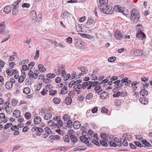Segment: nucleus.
<instances>
[{
  "label": "nucleus",
  "mask_w": 152,
  "mask_h": 152,
  "mask_svg": "<svg viewBox=\"0 0 152 152\" xmlns=\"http://www.w3.org/2000/svg\"><path fill=\"white\" fill-rule=\"evenodd\" d=\"M28 75L29 76V77L30 78H32L34 79V75L33 72L31 70H30L28 72Z\"/></svg>",
  "instance_id": "56"
},
{
  "label": "nucleus",
  "mask_w": 152,
  "mask_h": 152,
  "mask_svg": "<svg viewBox=\"0 0 152 152\" xmlns=\"http://www.w3.org/2000/svg\"><path fill=\"white\" fill-rule=\"evenodd\" d=\"M21 112L18 110H15L13 113V116L16 118H18L20 116Z\"/></svg>",
  "instance_id": "14"
},
{
  "label": "nucleus",
  "mask_w": 152,
  "mask_h": 152,
  "mask_svg": "<svg viewBox=\"0 0 152 152\" xmlns=\"http://www.w3.org/2000/svg\"><path fill=\"white\" fill-rule=\"evenodd\" d=\"M136 37L141 40H143L144 38H146L145 34L143 32L140 33H137L136 34Z\"/></svg>",
  "instance_id": "11"
},
{
  "label": "nucleus",
  "mask_w": 152,
  "mask_h": 152,
  "mask_svg": "<svg viewBox=\"0 0 152 152\" xmlns=\"http://www.w3.org/2000/svg\"><path fill=\"white\" fill-rule=\"evenodd\" d=\"M67 126L70 128H71L72 126V122L71 120L67 121Z\"/></svg>",
  "instance_id": "49"
},
{
  "label": "nucleus",
  "mask_w": 152,
  "mask_h": 152,
  "mask_svg": "<svg viewBox=\"0 0 152 152\" xmlns=\"http://www.w3.org/2000/svg\"><path fill=\"white\" fill-rule=\"evenodd\" d=\"M128 79L129 78L128 77H125L124 78L122 79L121 81V82L119 83V88H121L124 85V83H125V82H126V81H127Z\"/></svg>",
  "instance_id": "15"
},
{
  "label": "nucleus",
  "mask_w": 152,
  "mask_h": 152,
  "mask_svg": "<svg viewBox=\"0 0 152 152\" xmlns=\"http://www.w3.org/2000/svg\"><path fill=\"white\" fill-rule=\"evenodd\" d=\"M30 4L28 3H24L22 5V7L28 8L30 7Z\"/></svg>",
  "instance_id": "64"
},
{
  "label": "nucleus",
  "mask_w": 152,
  "mask_h": 152,
  "mask_svg": "<svg viewBox=\"0 0 152 152\" xmlns=\"http://www.w3.org/2000/svg\"><path fill=\"white\" fill-rule=\"evenodd\" d=\"M91 137H88L87 138L86 136H81L80 137V140L83 142H86V144L87 145H90L91 144H89L90 143L89 141L87 142L88 140V139H90L91 138Z\"/></svg>",
  "instance_id": "9"
},
{
  "label": "nucleus",
  "mask_w": 152,
  "mask_h": 152,
  "mask_svg": "<svg viewBox=\"0 0 152 152\" xmlns=\"http://www.w3.org/2000/svg\"><path fill=\"white\" fill-rule=\"evenodd\" d=\"M114 36L117 39H121L124 37V35L118 30H115V32H114Z\"/></svg>",
  "instance_id": "5"
},
{
  "label": "nucleus",
  "mask_w": 152,
  "mask_h": 152,
  "mask_svg": "<svg viewBox=\"0 0 152 152\" xmlns=\"http://www.w3.org/2000/svg\"><path fill=\"white\" fill-rule=\"evenodd\" d=\"M53 101L54 103L55 104H58L61 101V100L60 98L55 97L53 99Z\"/></svg>",
  "instance_id": "48"
},
{
  "label": "nucleus",
  "mask_w": 152,
  "mask_h": 152,
  "mask_svg": "<svg viewBox=\"0 0 152 152\" xmlns=\"http://www.w3.org/2000/svg\"><path fill=\"white\" fill-rule=\"evenodd\" d=\"M48 123L49 126L55 127V125L56 124V122L55 121L51 120L48 121Z\"/></svg>",
  "instance_id": "38"
},
{
  "label": "nucleus",
  "mask_w": 152,
  "mask_h": 152,
  "mask_svg": "<svg viewBox=\"0 0 152 152\" xmlns=\"http://www.w3.org/2000/svg\"><path fill=\"white\" fill-rule=\"evenodd\" d=\"M134 144L136 146L138 147H143V145L139 142L135 141L134 142Z\"/></svg>",
  "instance_id": "55"
},
{
  "label": "nucleus",
  "mask_w": 152,
  "mask_h": 152,
  "mask_svg": "<svg viewBox=\"0 0 152 152\" xmlns=\"http://www.w3.org/2000/svg\"><path fill=\"white\" fill-rule=\"evenodd\" d=\"M94 21V20L92 19L91 18H88L87 21L86 22V24L88 25H90L93 24Z\"/></svg>",
  "instance_id": "41"
},
{
  "label": "nucleus",
  "mask_w": 152,
  "mask_h": 152,
  "mask_svg": "<svg viewBox=\"0 0 152 152\" xmlns=\"http://www.w3.org/2000/svg\"><path fill=\"white\" fill-rule=\"evenodd\" d=\"M44 131L45 133L42 136V137L44 138H45L50 134L52 132L48 126H46L44 129Z\"/></svg>",
  "instance_id": "3"
},
{
  "label": "nucleus",
  "mask_w": 152,
  "mask_h": 152,
  "mask_svg": "<svg viewBox=\"0 0 152 152\" xmlns=\"http://www.w3.org/2000/svg\"><path fill=\"white\" fill-rule=\"evenodd\" d=\"M32 131L33 132L36 131V133L37 135L40 136L42 133L44 132V129L42 128L39 127H35L34 128H33L32 129Z\"/></svg>",
  "instance_id": "4"
},
{
  "label": "nucleus",
  "mask_w": 152,
  "mask_h": 152,
  "mask_svg": "<svg viewBox=\"0 0 152 152\" xmlns=\"http://www.w3.org/2000/svg\"><path fill=\"white\" fill-rule=\"evenodd\" d=\"M65 68V66L63 65H60L58 67V71L57 72H59V73H60L61 71H63L64 70H65L64 69Z\"/></svg>",
  "instance_id": "42"
},
{
  "label": "nucleus",
  "mask_w": 152,
  "mask_h": 152,
  "mask_svg": "<svg viewBox=\"0 0 152 152\" xmlns=\"http://www.w3.org/2000/svg\"><path fill=\"white\" fill-rule=\"evenodd\" d=\"M13 84L11 82L8 81L5 84V86L7 89L10 90L12 88Z\"/></svg>",
  "instance_id": "18"
},
{
  "label": "nucleus",
  "mask_w": 152,
  "mask_h": 152,
  "mask_svg": "<svg viewBox=\"0 0 152 152\" xmlns=\"http://www.w3.org/2000/svg\"><path fill=\"white\" fill-rule=\"evenodd\" d=\"M69 136L71 141L73 143V144H75V142H77V139L75 136L72 134H71L69 135Z\"/></svg>",
  "instance_id": "29"
},
{
  "label": "nucleus",
  "mask_w": 152,
  "mask_h": 152,
  "mask_svg": "<svg viewBox=\"0 0 152 152\" xmlns=\"http://www.w3.org/2000/svg\"><path fill=\"white\" fill-rule=\"evenodd\" d=\"M70 118V116L68 114L65 115L62 117V119L64 121H67L68 120H69Z\"/></svg>",
  "instance_id": "34"
},
{
  "label": "nucleus",
  "mask_w": 152,
  "mask_h": 152,
  "mask_svg": "<svg viewBox=\"0 0 152 152\" xmlns=\"http://www.w3.org/2000/svg\"><path fill=\"white\" fill-rule=\"evenodd\" d=\"M24 77L23 76H20L19 79H18V81L20 83H21L24 81Z\"/></svg>",
  "instance_id": "62"
},
{
  "label": "nucleus",
  "mask_w": 152,
  "mask_h": 152,
  "mask_svg": "<svg viewBox=\"0 0 152 152\" xmlns=\"http://www.w3.org/2000/svg\"><path fill=\"white\" fill-rule=\"evenodd\" d=\"M114 10L116 12L123 13L124 11L121 9V7H119L118 5H115L113 8Z\"/></svg>",
  "instance_id": "17"
},
{
  "label": "nucleus",
  "mask_w": 152,
  "mask_h": 152,
  "mask_svg": "<svg viewBox=\"0 0 152 152\" xmlns=\"http://www.w3.org/2000/svg\"><path fill=\"white\" fill-rule=\"evenodd\" d=\"M142 143L144 145V146H143V147H144L145 148L146 147V146L148 147H151V144L148 142L146 140H142L141 141Z\"/></svg>",
  "instance_id": "32"
},
{
  "label": "nucleus",
  "mask_w": 152,
  "mask_h": 152,
  "mask_svg": "<svg viewBox=\"0 0 152 152\" xmlns=\"http://www.w3.org/2000/svg\"><path fill=\"white\" fill-rule=\"evenodd\" d=\"M78 69L79 70L81 71V72L79 74H77L78 76H80L84 74H86L88 72L87 68L84 66H82L80 68H78Z\"/></svg>",
  "instance_id": "10"
},
{
  "label": "nucleus",
  "mask_w": 152,
  "mask_h": 152,
  "mask_svg": "<svg viewBox=\"0 0 152 152\" xmlns=\"http://www.w3.org/2000/svg\"><path fill=\"white\" fill-rule=\"evenodd\" d=\"M68 91V89L66 87L64 86L62 88L60 91V94H67Z\"/></svg>",
  "instance_id": "23"
},
{
  "label": "nucleus",
  "mask_w": 152,
  "mask_h": 152,
  "mask_svg": "<svg viewBox=\"0 0 152 152\" xmlns=\"http://www.w3.org/2000/svg\"><path fill=\"white\" fill-rule=\"evenodd\" d=\"M11 129L12 131L15 132L13 133L14 136H16L19 134L20 132L19 131V128L17 126H12L11 128Z\"/></svg>",
  "instance_id": "8"
},
{
  "label": "nucleus",
  "mask_w": 152,
  "mask_h": 152,
  "mask_svg": "<svg viewBox=\"0 0 152 152\" xmlns=\"http://www.w3.org/2000/svg\"><path fill=\"white\" fill-rule=\"evenodd\" d=\"M140 18V14L138 10L133 9L131 12V20L133 23H137Z\"/></svg>",
  "instance_id": "1"
},
{
  "label": "nucleus",
  "mask_w": 152,
  "mask_h": 152,
  "mask_svg": "<svg viewBox=\"0 0 152 152\" xmlns=\"http://www.w3.org/2000/svg\"><path fill=\"white\" fill-rule=\"evenodd\" d=\"M39 50H37L36 52V54L34 56V58L35 60H37L39 58Z\"/></svg>",
  "instance_id": "51"
},
{
  "label": "nucleus",
  "mask_w": 152,
  "mask_h": 152,
  "mask_svg": "<svg viewBox=\"0 0 152 152\" xmlns=\"http://www.w3.org/2000/svg\"><path fill=\"white\" fill-rule=\"evenodd\" d=\"M86 149L83 146H79L74 148L73 150L74 151H84Z\"/></svg>",
  "instance_id": "40"
},
{
  "label": "nucleus",
  "mask_w": 152,
  "mask_h": 152,
  "mask_svg": "<svg viewBox=\"0 0 152 152\" xmlns=\"http://www.w3.org/2000/svg\"><path fill=\"white\" fill-rule=\"evenodd\" d=\"M49 94L51 96L54 95L56 93V91L55 90H50L49 91Z\"/></svg>",
  "instance_id": "58"
},
{
  "label": "nucleus",
  "mask_w": 152,
  "mask_h": 152,
  "mask_svg": "<svg viewBox=\"0 0 152 152\" xmlns=\"http://www.w3.org/2000/svg\"><path fill=\"white\" fill-rule=\"evenodd\" d=\"M138 84V83L137 81L133 82L131 84V85L132 86L133 88L134 91L136 90L137 88L136 85Z\"/></svg>",
  "instance_id": "39"
},
{
  "label": "nucleus",
  "mask_w": 152,
  "mask_h": 152,
  "mask_svg": "<svg viewBox=\"0 0 152 152\" xmlns=\"http://www.w3.org/2000/svg\"><path fill=\"white\" fill-rule=\"evenodd\" d=\"M108 2V0H99V6L98 7L99 10L102 9V8H104V7L106 6Z\"/></svg>",
  "instance_id": "6"
},
{
  "label": "nucleus",
  "mask_w": 152,
  "mask_h": 152,
  "mask_svg": "<svg viewBox=\"0 0 152 152\" xmlns=\"http://www.w3.org/2000/svg\"><path fill=\"white\" fill-rule=\"evenodd\" d=\"M140 95H142L143 96H146L148 94V91L145 89H141L140 91Z\"/></svg>",
  "instance_id": "27"
},
{
  "label": "nucleus",
  "mask_w": 152,
  "mask_h": 152,
  "mask_svg": "<svg viewBox=\"0 0 152 152\" xmlns=\"http://www.w3.org/2000/svg\"><path fill=\"white\" fill-rule=\"evenodd\" d=\"M25 117L27 119H30L31 117V114L28 112H26L25 114Z\"/></svg>",
  "instance_id": "52"
},
{
  "label": "nucleus",
  "mask_w": 152,
  "mask_h": 152,
  "mask_svg": "<svg viewBox=\"0 0 152 152\" xmlns=\"http://www.w3.org/2000/svg\"><path fill=\"white\" fill-rule=\"evenodd\" d=\"M84 42L80 40L76 39L75 40V45L77 47L79 48L80 49L83 48Z\"/></svg>",
  "instance_id": "7"
},
{
  "label": "nucleus",
  "mask_w": 152,
  "mask_h": 152,
  "mask_svg": "<svg viewBox=\"0 0 152 152\" xmlns=\"http://www.w3.org/2000/svg\"><path fill=\"white\" fill-rule=\"evenodd\" d=\"M30 15L32 20H35V21L37 22L39 21L37 17L36 12L34 10L31 11V12Z\"/></svg>",
  "instance_id": "13"
},
{
  "label": "nucleus",
  "mask_w": 152,
  "mask_h": 152,
  "mask_svg": "<svg viewBox=\"0 0 152 152\" xmlns=\"http://www.w3.org/2000/svg\"><path fill=\"white\" fill-rule=\"evenodd\" d=\"M108 110L105 107H102L101 110V112L102 113H107Z\"/></svg>",
  "instance_id": "61"
},
{
  "label": "nucleus",
  "mask_w": 152,
  "mask_h": 152,
  "mask_svg": "<svg viewBox=\"0 0 152 152\" xmlns=\"http://www.w3.org/2000/svg\"><path fill=\"white\" fill-rule=\"evenodd\" d=\"M52 115L50 113H47L45 114L44 116V118L45 119L48 120L50 119L52 117Z\"/></svg>",
  "instance_id": "35"
},
{
  "label": "nucleus",
  "mask_w": 152,
  "mask_h": 152,
  "mask_svg": "<svg viewBox=\"0 0 152 152\" xmlns=\"http://www.w3.org/2000/svg\"><path fill=\"white\" fill-rule=\"evenodd\" d=\"M64 101L66 104L69 105L72 102V100L71 97L67 96L65 98Z\"/></svg>",
  "instance_id": "30"
},
{
  "label": "nucleus",
  "mask_w": 152,
  "mask_h": 152,
  "mask_svg": "<svg viewBox=\"0 0 152 152\" xmlns=\"http://www.w3.org/2000/svg\"><path fill=\"white\" fill-rule=\"evenodd\" d=\"M108 94L107 92L104 91L102 92L100 94V97L102 99H106L108 96Z\"/></svg>",
  "instance_id": "24"
},
{
  "label": "nucleus",
  "mask_w": 152,
  "mask_h": 152,
  "mask_svg": "<svg viewBox=\"0 0 152 152\" xmlns=\"http://www.w3.org/2000/svg\"><path fill=\"white\" fill-rule=\"evenodd\" d=\"M100 143L102 145L105 147H107L108 145V144L106 142L103 140H101Z\"/></svg>",
  "instance_id": "59"
},
{
  "label": "nucleus",
  "mask_w": 152,
  "mask_h": 152,
  "mask_svg": "<svg viewBox=\"0 0 152 152\" xmlns=\"http://www.w3.org/2000/svg\"><path fill=\"white\" fill-rule=\"evenodd\" d=\"M60 138V137L58 135H54V136H50V138L51 139L53 140H58Z\"/></svg>",
  "instance_id": "53"
},
{
  "label": "nucleus",
  "mask_w": 152,
  "mask_h": 152,
  "mask_svg": "<svg viewBox=\"0 0 152 152\" xmlns=\"http://www.w3.org/2000/svg\"><path fill=\"white\" fill-rule=\"evenodd\" d=\"M6 72L7 75L9 76H12L13 74H15L17 73V71L16 69H14L13 70L10 71V70H7Z\"/></svg>",
  "instance_id": "19"
},
{
  "label": "nucleus",
  "mask_w": 152,
  "mask_h": 152,
  "mask_svg": "<svg viewBox=\"0 0 152 152\" xmlns=\"http://www.w3.org/2000/svg\"><path fill=\"white\" fill-rule=\"evenodd\" d=\"M30 92V89L28 87L24 88L23 89V92L26 94H28Z\"/></svg>",
  "instance_id": "43"
},
{
  "label": "nucleus",
  "mask_w": 152,
  "mask_h": 152,
  "mask_svg": "<svg viewBox=\"0 0 152 152\" xmlns=\"http://www.w3.org/2000/svg\"><path fill=\"white\" fill-rule=\"evenodd\" d=\"M143 26L141 25H137L136 28V30H137V33H140L143 32Z\"/></svg>",
  "instance_id": "33"
},
{
  "label": "nucleus",
  "mask_w": 152,
  "mask_h": 152,
  "mask_svg": "<svg viewBox=\"0 0 152 152\" xmlns=\"http://www.w3.org/2000/svg\"><path fill=\"white\" fill-rule=\"evenodd\" d=\"M12 124L11 123H9L6 124L4 126L3 129H6L12 126Z\"/></svg>",
  "instance_id": "50"
},
{
  "label": "nucleus",
  "mask_w": 152,
  "mask_h": 152,
  "mask_svg": "<svg viewBox=\"0 0 152 152\" xmlns=\"http://www.w3.org/2000/svg\"><path fill=\"white\" fill-rule=\"evenodd\" d=\"M100 136L104 140L106 141L108 140V135L105 133H102Z\"/></svg>",
  "instance_id": "37"
},
{
  "label": "nucleus",
  "mask_w": 152,
  "mask_h": 152,
  "mask_svg": "<svg viewBox=\"0 0 152 152\" xmlns=\"http://www.w3.org/2000/svg\"><path fill=\"white\" fill-rule=\"evenodd\" d=\"M139 100L140 103L144 104H147L148 102V99L146 98L140 97L139 98Z\"/></svg>",
  "instance_id": "16"
},
{
  "label": "nucleus",
  "mask_w": 152,
  "mask_h": 152,
  "mask_svg": "<svg viewBox=\"0 0 152 152\" xmlns=\"http://www.w3.org/2000/svg\"><path fill=\"white\" fill-rule=\"evenodd\" d=\"M39 70L41 72H44L46 71V69L42 64H40L38 65Z\"/></svg>",
  "instance_id": "26"
},
{
  "label": "nucleus",
  "mask_w": 152,
  "mask_h": 152,
  "mask_svg": "<svg viewBox=\"0 0 152 152\" xmlns=\"http://www.w3.org/2000/svg\"><path fill=\"white\" fill-rule=\"evenodd\" d=\"M88 86V81L84 82L82 84V88L85 89Z\"/></svg>",
  "instance_id": "60"
},
{
  "label": "nucleus",
  "mask_w": 152,
  "mask_h": 152,
  "mask_svg": "<svg viewBox=\"0 0 152 152\" xmlns=\"http://www.w3.org/2000/svg\"><path fill=\"white\" fill-rule=\"evenodd\" d=\"M18 10L17 8H12V14L13 15H15L17 14L18 13Z\"/></svg>",
  "instance_id": "57"
},
{
  "label": "nucleus",
  "mask_w": 152,
  "mask_h": 152,
  "mask_svg": "<svg viewBox=\"0 0 152 152\" xmlns=\"http://www.w3.org/2000/svg\"><path fill=\"white\" fill-rule=\"evenodd\" d=\"M73 126L75 129H77L80 127L81 124L78 121H75L73 123Z\"/></svg>",
  "instance_id": "20"
},
{
  "label": "nucleus",
  "mask_w": 152,
  "mask_h": 152,
  "mask_svg": "<svg viewBox=\"0 0 152 152\" xmlns=\"http://www.w3.org/2000/svg\"><path fill=\"white\" fill-rule=\"evenodd\" d=\"M63 139L65 142L68 143L69 142L70 138L68 135H66L64 137Z\"/></svg>",
  "instance_id": "44"
},
{
  "label": "nucleus",
  "mask_w": 152,
  "mask_h": 152,
  "mask_svg": "<svg viewBox=\"0 0 152 152\" xmlns=\"http://www.w3.org/2000/svg\"><path fill=\"white\" fill-rule=\"evenodd\" d=\"M56 75L54 73H49L47 75V77L49 78L52 79L55 78Z\"/></svg>",
  "instance_id": "47"
},
{
  "label": "nucleus",
  "mask_w": 152,
  "mask_h": 152,
  "mask_svg": "<svg viewBox=\"0 0 152 152\" xmlns=\"http://www.w3.org/2000/svg\"><path fill=\"white\" fill-rule=\"evenodd\" d=\"M118 138H115L114 139L113 141H109L108 143H109L110 146L116 147L117 146L116 142H118Z\"/></svg>",
  "instance_id": "12"
},
{
  "label": "nucleus",
  "mask_w": 152,
  "mask_h": 152,
  "mask_svg": "<svg viewBox=\"0 0 152 152\" xmlns=\"http://www.w3.org/2000/svg\"><path fill=\"white\" fill-rule=\"evenodd\" d=\"M134 53L135 55L137 56H143L142 51L136 49L134 51Z\"/></svg>",
  "instance_id": "25"
},
{
  "label": "nucleus",
  "mask_w": 152,
  "mask_h": 152,
  "mask_svg": "<svg viewBox=\"0 0 152 152\" xmlns=\"http://www.w3.org/2000/svg\"><path fill=\"white\" fill-rule=\"evenodd\" d=\"M56 124L55 127H57L58 128H60L63 125V122L61 119H59L57 122H56Z\"/></svg>",
  "instance_id": "21"
},
{
  "label": "nucleus",
  "mask_w": 152,
  "mask_h": 152,
  "mask_svg": "<svg viewBox=\"0 0 152 152\" xmlns=\"http://www.w3.org/2000/svg\"><path fill=\"white\" fill-rule=\"evenodd\" d=\"M102 9H100V10L101 12H103L107 14H111L114 12L113 8L112 7L109 6L107 5L105 6Z\"/></svg>",
  "instance_id": "2"
},
{
  "label": "nucleus",
  "mask_w": 152,
  "mask_h": 152,
  "mask_svg": "<svg viewBox=\"0 0 152 152\" xmlns=\"http://www.w3.org/2000/svg\"><path fill=\"white\" fill-rule=\"evenodd\" d=\"M93 97V95L91 93H90L88 94L86 96V99L88 100H90Z\"/></svg>",
  "instance_id": "46"
},
{
  "label": "nucleus",
  "mask_w": 152,
  "mask_h": 152,
  "mask_svg": "<svg viewBox=\"0 0 152 152\" xmlns=\"http://www.w3.org/2000/svg\"><path fill=\"white\" fill-rule=\"evenodd\" d=\"M51 80L48 78H45L43 80V82L45 83H49L51 82Z\"/></svg>",
  "instance_id": "63"
},
{
  "label": "nucleus",
  "mask_w": 152,
  "mask_h": 152,
  "mask_svg": "<svg viewBox=\"0 0 152 152\" xmlns=\"http://www.w3.org/2000/svg\"><path fill=\"white\" fill-rule=\"evenodd\" d=\"M34 122L35 124H39L42 121V119L39 116H37L34 118Z\"/></svg>",
  "instance_id": "28"
},
{
  "label": "nucleus",
  "mask_w": 152,
  "mask_h": 152,
  "mask_svg": "<svg viewBox=\"0 0 152 152\" xmlns=\"http://www.w3.org/2000/svg\"><path fill=\"white\" fill-rule=\"evenodd\" d=\"M5 110L6 112L8 114L11 113L12 110V107L10 106L6 107L5 108Z\"/></svg>",
  "instance_id": "36"
},
{
  "label": "nucleus",
  "mask_w": 152,
  "mask_h": 152,
  "mask_svg": "<svg viewBox=\"0 0 152 152\" xmlns=\"http://www.w3.org/2000/svg\"><path fill=\"white\" fill-rule=\"evenodd\" d=\"M45 89L48 91H50L52 89L53 86L51 84H48L45 86Z\"/></svg>",
  "instance_id": "45"
},
{
  "label": "nucleus",
  "mask_w": 152,
  "mask_h": 152,
  "mask_svg": "<svg viewBox=\"0 0 152 152\" xmlns=\"http://www.w3.org/2000/svg\"><path fill=\"white\" fill-rule=\"evenodd\" d=\"M12 10V8L9 6H7L5 7L4 9V12L6 13H9L11 12Z\"/></svg>",
  "instance_id": "31"
},
{
  "label": "nucleus",
  "mask_w": 152,
  "mask_h": 152,
  "mask_svg": "<svg viewBox=\"0 0 152 152\" xmlns=\"http://www.w3.org/2000/svg\"><path fill=\"white\" fill-rule=\"evenodd\" d=\"M116 59V58L115 56H112L108 58V62H112L114 61Z\"/></svg>",
  "instance_id": "54"
},
{
  "label": "nucleus",
  "mask_w": 152,
  "mask_h": 152,
  "mask_svg": "<svg viewBox=\"0 0 152 152\" xmlns=\"http://www.w3.org/2000/svg\"><path fill=\"white\" fill-rule=\"evenodd\" d=\"M5 23L4 22H2L0 24V34L3 33L5 28Z\"/></svg>",
  "instance_id": "22"
}]
</instances>
